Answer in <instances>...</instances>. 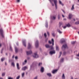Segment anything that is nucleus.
I'll return each mask as SVG.
<instances>
[{"instance_id":"0e129e2a","label":"nucleus","mask_w":79,"mask_h":79,"mask_svg":"<svg viewBox=\"0 0 79 79\" xmlns=\"http://www.w3.org/2000/svg\"><path fill=\"white\" fill-rule=\"evenodd\" d=\"M2 47V44H0V47Z\"/></svg>"},{"instance_id":"4be33fe9","label":"nucleus","mask_w":79,"mask_h":79,"mask_svg":"<svg viewBox=\"0 0 79 79\" xmlns=\"http://www.w3.org/2000/svg\"><path fill=\"white\" fill-rule=\"evenodd\" d=\"M44 71V67H42L41 68V71L42 73H43Z\"/></svg>"},{"instance_id":"5701e85b","label":"nucleus","mask_w":79,"mask_h":79,"mask_svg":"<svg viewBox=\"0 0 79 79\" xmlns=\"http://www.w3.org/2000/svg\"><path fill=\"white\" fill-rule=\"evenodd\" d=\"M74 10V5H73L72 6V7L71 8V10L73 11V10Z\"/></svg>"},{"instance_id":"1a4fd4ad","label":"nucleus","mask_w":79,"mask_h":79,"mask_svg":"<svg viewBox=\"0 0 79 79\" xmlns=\"http://www.w3.org/2000/svg\"><path fill=\"white\" fill-rule=\"evenodd\" d=\"M32 47V44H31L30 43H28V49H30Z\"/></svg>"},{"instance_id":"de8ad7c7","label":"nucleus","mask_w":79,"mask_h":79,"mask_svg":"<svg viewBox=\"0 0 79 79\" xmlns=\"http://www.w3.org/2000/svg\"><path fill=\"white\" fill-rule=\"evenodd\" d=\"M24 62V63H27V60H25Z\"/></svg>"},{"instance_id":"6e6d98bb","label":"nucleus","mask_w":79,"mask_h":79,"mask_svg":"<svg viewBox=\"0 0 79 79\" xmlns=\"http://www.w3.org/2000/svg\"><path fill=\"white\" fill-rule=\"evenodd\" d=\"M62 17H63V18H64V15H62Z\"/></svg>"},{"instance_id":"423d86ee","label":"nucleus","mask_w":79,"mask_h":79,"mask_svg":"<svg viewBox=\"0 0 79 79\" xmlns=\"http://www.w3.org/2000/svg\"><path fill=\"white\" fill-rule=\"evenodd\" d=\"M55 51L53 50L52 51H51L49 52V54L50 55H52L53 54H55Z\"/></svg>"},{"instance_id":"c9c22d12","label":"nucleus","mask_w":79,"mask_h":79,"mask_svg":"<svg viewBox=\"0 0 79 79\" xmlns=\"http://www.w3.org/2000/svg\"><path fill=\"white\" fill-rule=\"evenodd\" d=\"M4 60H5V58H2L1 59V61H4Z\"/></svg>"},{"instance_id":"a211bd4d","label":"nucleus","mask_w":79,"mask_h":79,"mask_svg":"<svg viewBox=\"0 0 79 79\" xmlns=\"http://www.w3.org/2000/svg\"><path fill=\"white\" fill-rule=\"evenodd\" d=\"M62 79H65L66 78L65 77V75H64V74L63 73L62 76Z\"/></svg>"},{"instance_id":"6ab92c4d","label":"nucleus","mask_w":79,"mask_h":79,"mask_svg":"<svg viewBox=\"0 0 79 79\" xmlns=\"http://www.w3.org/2000/svg\"><path fill=\"white\" fill-rule=\"evenodd\" d=\"M57 31H58V32L59 33V34H61L62 33V31H60V30L59 29H57Z\"/></svg>"},{"instance_id":"49530a36","label":"nucleus","mask_w":79,"mask_h":79,"mask_svg":"<svg viewBox=\"0 0 79 79\" xmlns=\"http://www.w3.org/2000/svg\"><path fill=\"white\" fill-rule=\"evenodd\" d=\"M16 1L17 2H20V0H16Z\"/></svg>"},{"instance_id":"680f3d73","label":"nucleus","mask_w":79,"mask_h":79,"mask_svg":"<svg viewBox=\"0 0 79 79\" xmlns=\"http://www.w3.org/2000/svg\"><path fill=\"white\" fill-rule=\"evenodd\" d=\"M14 57H15V56L13 55L12 56V58H14Z\"/></svg>"},{"instance_id":"a878e982","label":"nucleus","mask_w":79,"mask_h":79,"mask_svg":"<svg viewBox=\"0 0 79 79\" xmlns=\"http://www.w3.org/2000/svg\"><path fill=\"white\" fill-rule=\"evenodd\" d=\"M24 74H25V73H24V72H23L22 73V77H24Z\"/></svg>"},{"instance_id":"6e6552de","label":"nucleus","mask_w":79,"mask_h":79,"mask_svg":"<svg viewBox=\"0 0 79 79\" xmlns=\"http://www.w3.org/2000/svg\"><path fill=\"white\" fill-rule=\"evenodd\" d=\"M52 42H51L50 41H49V44H52V45H54V40H53V39H52Z\"/></svg>"},{"instance_id":"473e14b6","label":"nucleus","mask_w":79,"mask_h":79,"mask_svg":"<svg viewBox=\"0 0 79 79\" xmlns=\"http://www.w3.org/2000/svg\"><path fill=\"white\" fill-rule=\"evenodd\" d=\"M20 76H19L17 77H16V79H19L20 78Z\"/></svg>"},{"instance_id":"a19ab883","label":"nucleus","mask_w":79,"mask_h":79,"mask_svg":"<svg viewBox=\"0 0 79 79\" xmlns=\"http://www.w3.org/2000/svg\"><path fill=\"white\" fill-rule=\"evenodd\" d=\"M10 50L11 51L12 50V48H11V47L10 46Z\"/></svg>"},{"instance_id":"ddd939ff","label":"nucleus","mask_w":79,"mask_h":79,"mask_svg":"<svg viewBox=\"0 0 79 79\" xmlns=\"http://www.w3.org/2000/svg\"><path fill=\"white\" fill-rule=\"evenodd\" d=\"M27 69V67L25 66V67H23L22 68V69L23 71H25V70H26V69Z\"/></svg>"},{"instance_id":"b1692460","label":"nucleus","mask_w":79,"mask_h":79,"mask_svg":"<svg viewBox=\"0 0 79 79\" xmlns=\"http://www.w3.org/2000/svg\"><path fill=\"white\" fill-rule=\"evenodd\" d=\"M47 74L49 77H51V76H52V74H51L50 73H48Z\"/></svg>"},{"instance_id":"13d9d810","label":"nucleus","mask_w":79,"mask_h":79,"mask_svg":"<svg viewBox=\"0 0 79 79\" xmlns=\"http://www.w3.org/2000/svg\"><path fill=\"white\" fill-rule=\"evenodd\" d=\"M66 52H64V55H65V54H66Z\"/></svg>"},{"instance_id":"a18cd8bd","label":"nucleus","mask_w":79,"mask_h":79,"mask_svg":"<svg viewBox=\"0 0 79 79\" xmlns=\"http://www.w3.org/2000/svg\"><path fill=\"white\" fill-rule=\"evenodd\" d=\"M64 29H66V26H64L63 27Z\"/></svg>"},{"instance_id":"e2e57ef3","label":"nucleus","mask_w":79,"mask_h":79,"mask_svg":"<svg viewBox=\"0 0 79 79\" xmlns=\"http://www.w3.org/2000/svg\"><path fill=\"white\" fill-rule=\"evenodd\" d=\"M0 79H3V78L2 77H0Z\"/></svg>"},{"instance_id":"4c0bfd02","label":"nucleus","mask_w":79,"mask_h":79,"mask_svg":"<svg viewBox=\"0 0 79 79\" xmlns=\"http://www.w3.org/2000/svg\"><path fill=\"white\" fill-rule=\"evenodd\" d=\"M49 1L50 2H51V3H52V6H54V4H53V3H52V1H51V0H49Z\"/></svg>"},{"instance_id":"ea45409f","label":"nucleus","mask_w":79,"mask_h":79,"mask_svg":"<svg viewBox=\"0 0 79 79\" xmlns=\"http://www.w3.org/2000/svg\"><path fill=\"white\" fill-rule=\"evenodd\" d=\"M52 35H53V36H55V33L53 32L52 33Z\"/></svg>"},{"instance_id":"58836bf2","label":"nucleus","mask_w":79,"mask_h":79,"mask_svg":"<svg viewBox=\"0 0 79 79\" xmlns=\"http://www.w3.org/2000/svg\"><path fill=\"white\" fill-rule=\"evenodd\" d=\"M79 24V21L75 23V24Z\"/></svg>"},{"instance_id":"72a5a7b5","label":"nucleus","mask_w":79,"mask_h":79,"mask_svg":"<svg viewBox=\"0 0 79 79\" xmlns=\"http://www.w3.org/2000/svg\"><path fill=\"white\" fill-rule=\"evenodd\" d=\"M56 50L57 51L59 50V48L57 46H56Z\"/></svg>"},{"instance_id":"09e8293b","label":"nucleus","mask_w":79,"mask_h":79,"mask_svg":"<svg viewBox=\"0 0 79 79\" xmlns=\"http://www.w3.org/2000/svg\"><path fill=\"white\" fill-rule=\"evenodd\" d=\"M34 67V66H33V65H31V68H33Z\"/></svg>"},{"instance_id":"20e7f679","label":"nucleus","mask_w":79,"mask_h":79,"mask_svg":"<svg viewBox=\"0 0 79 79\" xmlns=\"http://www.w3.org/2000/svg\"><path fill=\"white\" fill-rule=\"evenodd\" d=\"M22 42L24 46L25 47H26V40H22Z\"/></svg>"},{"instance_id":"cd10ccee","label":"nucleus","mask_w":79,"mask_h":79,"mask_svg":"<svg viewBox=\"0 0 79 79\" xmlns=\"http://www.w3.org/2000/svg\"><path fill=\"white\" fill-rule=\"evenodd\" d=\"M67 27H71V25L69 23H68L66 25Z\"/></svg>"},{"instance_id":"2f4dec72","label":"nucleus","mask_w":79,"mask_h":79,"mask_svg":"<svg viewBox=\"0 0 79 79\" xmlns=\"http://www.w3.org/2000/svg\"><path fill=\"white\" fill-rule=\"evenodd\" d=\"M62 24H63V22H59V25L60 26H61Z\"/></svg>"},{"instance_id":"5fc2aeb1","label":"nucleus","mask_w":79,"mask_h":79,"mask_svg":"<svg viewBox=\"0 0 79 79\" xmlns=\"http://www.w3.org/2000/svg\"><path fill=\"white\" fill-rule=\"evenodd\" d=\"M15 59H18V57L15 56Z\"/></svg>"},{"instance_id":"f704fd0d","label":"nucleus","mask_w":79,"mask_h":79,"mask_svg":"<svg viewBox=\"0 0 79 79\" xmlns=\"http://www.w3.org/2000/svg\"><path fill=\"white\" fill-rule=\"evenodd\" d=\"M42 63L40 62V63H39V64H38V66H41V65H42Z\"/></svg>"},{"instance_id":"c85d7f7f","label":"nucleus","mask_w":79,"mask_h":79,"mask_svg":"<svg viewBox=\"0 0 79 79\" xmlns=\"http://www.w3.org/2000/svg\"><path fill=\"white\" fill-rule=\"evenodd\" d=\"M45 27H48V23H47V22H46Z\"/></svg>"},{"instance_id":"bf43d9fd","label":"nucleus","mask_w":79,"mask_h":79,"mask_svg":"<svg viewBox=\"0 0 79 79\" xmlns=\"http://www.w3.org/2000/svg\"><path fill=\"white\" fill-rule=\"evenodd\" d=\"M5 64L6 66V65H7V64L6 63V62L5 63Z\"/></svg>"},{"instance_id":"69168bd1","label":"nucleus","mask_w":79,"mask_h":79,"mask_svg":"<svg viewBox=\"0 0 79 79\" xmlns=\"http://www.w3.org/2000/svg\"><path fill=\"white\" fill-rule=\"evenodd\" d=\"M40 39H41V38H42V36H40Z\"/></svg>"},{"instance_id":"412c9836","label":"nucleus","mask_w":79,"mask_h":79,"mask_svg":"<svg viewBox=\"0 0 79 79\" xmlns=\"http://www.w3.org/2000/svg\"><path fill=\"white\" fill-rule=\"evenodd\" d=\"M61 19V15H60L59 14L58 15V20H60Z\"/></svg>"},{"instance_id":"393cba45","label":"nucleus","mask_w":79,"mask_h":79,"mask_svg":"<svg viewBox=\"0 0 79 79\" xmlns=\"http://www.w3.org/2000/svg\"><path fill=\"white\" fill-rule=\"evenodd\" d=\"M11 65L13 66V67H15V63L14 62H12L11 64Z\"/></svg>"},{"instance_id":"774afa93","label":"nucleus","mask_w":79,"mask_h":79,"mask_svg":"<svg viewBox=\"0 0 79 79\" xmlns=\"http://www.w3.org/2000/svg\"><path fill=\"white\" fill-rule=\"evenodd\" d=\"M71 79H73V77H72L71 78Z\"/></svg>"},{"instance_id":"9b49d317","label":"nucleus","mask_w":79,"mask_h":79,"mask_svg":"<svg viewBox=\"0 0 79 79\" xmlns=\"http://www.w3.org/2000/svg\"><path fill=\"white\" fill-rule=\"evenodd\" d=\"M66 47H67V44H64L62 47V49L63 50V49H65V48H66Z\"/></svg>"},{"instance_id":"37998d69","label":"nucleus","mask_w":79,"mask_h":79,"mask_svg":"<svg viewBox=\"0 0 79 79\" xmlns=\"http://www.w3.org/2000/svg\"><path fill=\"white\" fill-rule=\"evenodd\" d=\"M44 35L45 37H47V34H46V33L44 34Z\"/></svg>"},{"instance_id":"0eeeda50","label":"nucleus","mask_w":79,"mask_h":79,"mask_svg":"<svg viewBox=\"0 0 79 79\" xmlns=\"http://www.w3.org/2000/svg\"><path fill=\"white\" fill-rule=\"evenodd\" d=\"M35 46L36 48L38 47L39 46V41L38 40H36L35 42Z\"/></svg>"},{"instance_id":"bb28decb","label":"nucleus","mask_w":79,"mask_h":79,"mask_svg":"<svg viewBox=\"0 0 79 79\" xmlns=\"http://www.w3.org/2000/svg\"><path fill=\"white\" fill-rule=\"evenodd\" d=\"M5 76V73H2V77H4V76Z\"/></svg>"},{"instance_id":"f03ea898","label":"nucleus","mask_w":79,"mask_h":79,"mask_svg":"<svg viewBox=\"0 0 79 79\" xmlns=\"http://www.w3.org/2000/svg\"><path fill=\"white\" fill-rule=\"evenodd\" d=\"M32 56L33 58H37L39 57V55L37 53H34L33 55H32Z\"/></svg>"},{"instance_id":"dca6fc26","label":"nucleus","mask_w":79,"mask_h":79,"mask_svg":"<svg viewBox=\"0 0 79 79\" xmlns=\"http://www.w3.org/2000/svg\"><path fill=\"white\" fill-rule=\"evenodd\" d=\"M65 41V40L64 39H62L60 41V43H61V44H62V43H63V42H64Z\"/></svg>"},{"instance_id":"7c9ffc66","label":"nucleus","mask_w":79,"mask_h":79,"mask_svg":"<svg viewBox=\"0 0 79 79\" xmlns=\"http://www.w3.org/2000/svg\"><path fill=\"white\" fill-rule=\"evenodd\" d=\"M64 61V59L62 58L60 60V62L61 63H63Z\"/></svg>"},{"instance_id":"603ef678","label":"nucleus","mask_w":79,"mask_h":79,"mask_svg":"<svg viewBox=\"0 0 79 79\" xmlns=\"http://www.w3.org/2000/svg\"><path fill=\"white\" fill-rule=\"evenodd\" d=\"M64 21H66V18L64 19Z\"/></svg>"},{"instance_id":"f257e3e1","label":"nucleus","mask_w":79,"mask_h":79,"mask_svg":"<svg viewBox=\"0 0 79 79\" xmlns=\"http://www.w3.org/2000/svg\"><path fill=\"white\" fill-rule=\"evenodd\" d=\"M52 1H53L55 5V7L56 9H57L58 8V6H57V3H58V1L57 0H52Z\"/></svg>"},{"instance_id":"052dcab7","label":"nucleus","mask_w":79,"mask_h":79,"mask_svg":"<svg viewBox=\"0 0 79 79\" xmlns=\"http://www.w3.org/2000/svg\"><path fill=\"white\" fill-rule=\"evenodd\" d=\"M16 45H19V44H18V43H16Z\"/></svg>"},{"instance_id":"aec40b11","label":"nucleus","mask_w":79,"mask_h":79,"mask_svg":"<svg viewBox=\"0 0 79 79\" xmlns=\"http://www.w3.org/2000/svg\"><path fill=\"white\" fill-rule=\"evenodd\" d=\"M15 53H18V49L16 47H15Z\"/></svg>"},{"instance_id":"4468645a","label":"nucleus","mask_w":79,"mask_h":79,"mask_svg":"<svg viewBox=\"0 0 79 79\" xmlns=\"http://www.w3.org/2000/svg\"><path fill=\"white\" fill-rule=\"evenodd\" d=\"M26 53L27 55H30L32 53V51L30 50L29 52V51H27Z\"/></svg>"},{"instance_id":"79ce46f5","label":"nucleus","mask_w":79,"mask_h":79,"mask_svg":"<svg viewBox=\"0 0 79 79\" xmlns=\"http://www.w3.org/2000/svg\"><path fill=\"white\" fill-rule=\"evenodd\" d=\"M8 79H13V78H12L11 77H9Z\"/></svg>"},{"instance_id":"4d7b16f0","label":"nucleus","mask_w":79,"mask_h":79,"mask_svg":"<svg viewBox=\"0 0 79 79\" xmlns=\"http://www.w3.org/2000/svg\"><path fill=\"white\" fill-rule=\"evenodd\" d=\"M77 56H79V53L77 55Z\"/></svg>"},{"instance_id":"e433bc0d","label":"nucleus","mask_w":79,"mask_h":79,"mask_svg":"<svg viewBox=\"0 0 79 79\" xmlns=\"http://www.w3.org/2000/svg\"><path fill=\"white\" fill-rule=\"evenodd\" d=\"M76 42V41H72L71 42V43L72 44H75V43Z\"/></svg>"},{"instance_id":"39448f33","label":"nucleus","mask_w":79,"mask_h":79,"mask_svg":"<svg viewBox=\"0 0 79 79\" xmlns=\"http://www.w3.org/2000/svg\"><path fill=\"white\" fill-rule=\"evenodd\" d=\"M45 47L46 48H50L51 50H53V47L52 46H49L48 44H46L45 45Z\"/></svg>"},{"instance_id":"c03bdc74","label":"nucleus","mask_w":79,"mask_h":79,"mask_svg":"<svg viewBox=\"0 0 79 79\" xmlns=\"http://www.w3.org/2000/svg\"><path fill=\"white\" fill-rule=\"evenodd\" d=\"M26 64V63H25V62H23V65H24V64Z\"/></svg>"},{"instance_id":"c756f323","label":"nucleus","mask_w":79,"mask_h":79,"mask_svg":"<svg viewBox=\"0 0 79 79\" xmlns=\"http://www.w3.org/2000/svg\"><path fill=\"white\" fill-rule=\"evenodd\" d=\"M52 19H56V17L55 16H52Z\"/></svg>"},{"instance_id":"2eb2a0df","label":"nucleus","mask_w":79,"mask_h":79,"mask_svg":"<svg viewBox=\"0 0 79 79\" xmlns=\"http://www.w3.org/2000/svg\"><path fill=\"white\" fill-rule=\"evenodd\" d=\"M59 4H60V5H62V6H64V4H63V3H62V2H61V1L60 0H59Z\"/></svg>"},{"instance_id":"864d4df0","label":"nucleus","mask_w":79,"mask_h":79,"mask_svg":"<svg viewBox=\"0 0 79 79\" xmlns=\"http://www.w3.org/2000/svg\"><path fill=\"white\" fill-rule=\"evenodd\" d=\"M22 51H23V49H21L20 50V52H22Z\"/></svg>"},{"instance_id":"7ed1b4c3","label":"nucleus","mask_w":79,"mask_h":79,"mask_svg":"<svg viewBox=\"0 0 79 79\" xmlns=\"http://www.w3.org/2000/svg\"><path fill=\"white\" fill-rule=\"evenodd\" d=\"M0 34L2 35V37H4V36H3V29H2L1 28L0 29Z\"/></svg>"},{"instance_id":"f8f14e48","label":"nucleus","mask_w":79,"mask_h":79,"mask_svg":"<svg viewBox=\"0 0 79 79\" xmlns=\"http://www.w3.org/2000/svg\"><path fill=\"white\" fill-rule=\"evenodd\" d=\"M16 67L18 69H19H19H20V67H19V64L18 63H17L16 64Z\"/></svg>"},{"instance_id":"f3484780","label":"nucleus","mask_w":79,"mask_h":79,"mask_svg":"<svg viewBox=\"0 0 79 79\" xmlns=\"http://www.w3.org/2000/svg\"><path fill=\"white\" fill-rule=\"evenodd\" d=\"M73 16L72 15V14H69V19H71V18H72V16Z\"/></svg>"},{"instance_id":"9d476101","label":"nucleus","mask_w":79,"mask_h":79,"mask_svg":"<svg viewBox=\"0 0 79 79\" xmlns=\"http://www.w3.org/2000/svg\"><path fill=\"white\" fill-rule=\"evenodd\" d=\"M58 69L53 70L52 71V74H55V73L58 72Z\"/></svg>"},{"instance_id":"338daca9","label":"nucleus","mask_w":79,"mask_h":79,"mask_svg":"<svg viewBox=\"0 0 79 79\" xmlns=\"http://www.w3.org/2000/svg\"><path fill=\"white\" fill-rule=\"evenodd\" d=\"M73 20L75 21H76V20L75 19H73Z\"/></svg>"},{"instance_id":"8fccbe9b","label":"nucleus","mask_w":79,"mask_h":79,"mask_svg":"<svg viewBox=\"0 0 79 79\" xmlns=\"http://www.w3.org/2000/svg\"><path fill=\"white\" fill-rule=\"evenodd\" d=\"M61 52H60V55H59L60 57L61 56Z\"/></svg>"},{"instance_id":"3c124183","label":"nucleus","mask_w":79,"mask_h":79,"mask_svg":"<svg viewBox=\"0 0 79 79\" xmlns=\"http://www.w3.org/2000/svg\"><path fill=\"white\" fill-rule=\"evenodd\" d=\"M47 34H48V36H49V32H47Z\"/></svg>"}]
</instances>
